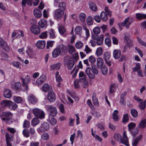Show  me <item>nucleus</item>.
Masks as SVG:
<instances>
[{
    "label": "nucleus",
    "instance_id": "nucleus-46",
    "mask_svg": "<svg viewBox=\"0 0 146 146\" xmlns=\"http://www.w3.org/2000/svg\"><path fill=\"white\" fill-rule=\"evenodd\" d=\"M146 100H145L143 102H141L139 106L141 110H144L145 107Z\"/></svg>",
    "mask_w": 146,
    "mask_h": 146
},
{
    "label": "nucleus",
    "instance_id": "nucleus-28",
    "mask_svg": "<svg viewBox=\"0 0 146 146\" xmlns=\"http://www.w3.org/2000/svg\"><path fill=\"white\" fill-rule=\"evenodd\" d=\"M118 111L117 110H115L114 111L112 114V118L113 120L115 121H117L119 120L117 114Z\"/></svg>",
    "mask_w": 146,
    "mask_h": 146
},
{
    "label": "nucleus",
    "instance_id": "nucleus-60",
    "mask_svg": "<svg viewBox=\"0 0 146 146\" xmlns=\"http://www.w3.org/2000/svg\"><path fill=\"white\" fill-rule=\"evenodd\" d=\"M11 64L14 67L18 68L19 66L20 63L19 62L14 61L11 62Z\"/></svg>",
    "mask_w": 146,
    "mask_h": 146
},
{
    "label": "nucleus",
    "instance_id": "nucleus-17",
    "mask_svg": "<svg viewBox=\"0 0 146 146\" xmlns=\"http://www.w3.org/2000/svg\"><path fill=\"white\" fill-rule=\"evenodd\" d=\"M104 61L102 58L99 57L97 59V66L98 68H102L104 65Z\"/></svg>",
    "mask_w": 146,
    "mask_h": 146
},
{
    "label": "nucleus",
    "instance_id": "nucleus-38",
    "mask_svg": "<svg viewBox=\"0 0 146 146\" xmlns=\"http://www.w3.org/2000/svg\"><path fill=\"white\" fill-rule=\"evenodd\" d=\"M110 53L109 52H105L104 54L103 58L105 61L107 60H109L110 57Z\"/></svg>",
    "mask_w": 146,
    "mask_h": 146
},
{
    "label": "nucleus",
    "instance_id": "nucleus-54",
    "mask_svg": "<svg viewBox=\"0 0 146 146\" xmlns=\"http://www.w3.org/2000/svg\"><path fill=\"white\" fill-rule=\"evenodd\" d=\"M47 31H45L39 35V37L41 38H46L47 36Z\"/></svg>",
    "mask_w": 146,
    "mask_h": 146
},
{
    "label": "nucleus",
    "instance_id": "nucleus-49",
    "mask_svg": "<svg viewBox=\"0 0 146 146\" xmlns=\"http://www.w3.org/2000/svg\"><path fill=\"white\" fill-rule=\"evenodd\" d=\"M66 5L65 3L63 2H61L58 5L59 9L63 11L65 9Z\"/></svg>",
    "mask_w": 146,
    "mask_h": 146
},
{
    "label": "nucleus",
    "instance_id": "nucleus-22",
    "mask_svg": "<svg viewBox=\"0 0 146 146\" xmlns=\"http://www.w3.org/2000/svg\"><path fill=\"white\" fill-rule=\"evenodd\" d=\"M46 79V77L43 76H41L37 80L36 83L38 85H41L45 80Z\"/></svg>",
    "mask_w": 146,
    "mask_h": 146
},
{
    "label": "nucleus",
    "instance_id": "nucleus-5",
    "mask_svg": "<svg viewBox=\"0 0 146 146\" xmlns=\"http://www.w3.org/2000/svg\"><path fill=\"white\" fill-rule=\"evenodd\" d=\"M45 108L50 113V116L54 117L57 115V111L56 108L52 105H46Z\"/></svg>",
    "mask_w": 146,
    "mask_h": 146
},
{
    "label": "nucleus",
    "instance_id": "nucleus-1",
    "mask_svg": "<svg viewBox=\"0 0 146 146\" xmlns=\"http://www.w3.org/2000/svg\"><path fill=\"white\" fill-rule=\"evenodd\" d=\"M123 137L122 138H121V135L119 133H115L114 135V137L116 141H119L120 140L121 143L125 144L126 146H129L128 139L126 133L125 131L123 132Z\"/></svg>",
    "mask_w": 146,
    "mask_h": 146
},
{
    "label": "nucleus",
    "instance_id": "nucleus-31",
    "mask_svg": "<svg viewBox=\"0 0 146 146\" xmlns=\"http://www.w3.org/2000/svg\"><path fill=\"white\" fill-rule=\"evenodd\" d=\"M104 38L103 36L101 35L97 39V44L98 45H101L103 44V42Z\"/></svg>",
    "mask_w": 146,
    "mask_h": 146
},
{
    "label": "nucleus",
    "instance_id": "nucleus-3",
    "mask_svg": "<svg viewBox=\"0 0 146 146\" xmlns=\"http://www.w3.org/2000/svg\"><path fill=\"white\" fill-rule=\"evenodd\" d=\"M92 69L90 67H87L86 70L85 72L88 77L91 79H94L95 77V74H98V70L96 69L95 66H92Z\"/></svg>",
    "mask_w": 146,
    "mask_h": 146
},
{
    "label": "nucleus",
    "instance_id": "nucleus-51",
    "mask_svg": "<svg viewBox=\"0 0 146 146\" xmlns=\"http://www.w3.org/2000/svg\"><path fill=\"white\" fill-rule=\"evenodd\" d=\"M82 29L81 27L78 26L75 29V33L78 34H80L82 32Z\"/></svg>",
    "mask_w": 146,
    "mask_h": 146
},
{
    "label": "nucleus",
    "instance_id": "nucleus-10",
    "mask_svg": "<svg viewBox=\"0 0 146 146\" xmlns=\"http://www.w3.org/2000/svg\"><path fill=\"white\" fill-rule=\"evenodd\" d=\"M31 32L34 34L38 35L40 32L39 27L36 25H33L30 27Z\"/></svg>",
    "mask_w": 146,
    "mask_h": 146
},
{
    "label": "nucleus",
    "instance_id": "nucleus-8",
    "mask_svg": "<svg viewBox=\"0 0 146 146\" xmlns=\"http://www.w3.org/2000/svg\"><path fill=\"white\" fill-rule=\"evenodd\" d=\"M133 22V20L130 18L129 17L126 18L122 23L121 25L123 27L125 26L127 28H128L129 25Z\"/></svg>",
    "mask_w": 146,
    "mask_h": 146
},
{
    "label": "nucleus",
    "instance_id": "nucleus-58",
    "mask_svg": "<svg viewBox=\"0 0 146 146\" xmlns=\"http://www.w3.org/2000/svg\"><path fill=\"white\" fill-rule=\"evenodd\" d=\"M83 45V43L80 41L77 42L75 44L76 48L78 49H80L82 48Z\"/></svg>",
    "mask_w": 146,
    "mask_h": 146
},
{
    "label": "nucleus",
    "instance_id": "nucleus-50",
    "mask_svg": "<svg viewBox=\"0 0 146 146\" xmlns=\"http://www.w3.org/2000/svg\"><path fill=\"white\" fill-rule=\"evenodd\" d=\"M12 37H16L18 38L20 37L19 33V31L16 30L14 31L12 35Z\"/></svg>",
    "mask_w": 146,
    "mask_h": 146
},
{
    "label": "nucleus",
    "instance_id": "nucleus-15",
    "mask_svg": "<svg viewBox=\"0 0 146 146\" xmlns=\"http://www.w3.org/2000/svg\"><path fill=\"white\" fill-rule=\"evenodd\" d=\"M3 96L7 98H10L12 96V93L11 90L8 89H5L3 92Z\"/></svg>",
    "mask_w": 146,
    "mask_h": 146
},
{
    "label": "nucleus",
    "instance_id": "nucleus-63",
    "mask_svg": "<svg viewBox=\"0 0 146 146\" xmlns=\"http://www.w3.org/2000/svg\"><path fill=\"white\" fill-rule=\"evenodd\" d=\"M102 72L103 74L104 75H106L108 72V69L107 67L103 66L102 68Z\"/></svg>",
    "mask_w": 146,
    "mask_h": 146
},
{
    "label": "nucleus",
    "instance_id": "nucleus-20",
    "mask_svg": "<svg viewBox=\"0 0 146 146\" xmlns=\"http://www.w3.org/2000/svg\"><path fill=\"white\" fill-rule=\"evenodd\" d=\"M33 13L36 18H40L42 16L41 12L38 9H35L33 11Z\"/></svg>",
    "mask_w": 146,
    "mask_h": 146
},
{
    "label": "nucleus",
    "instance_id": "nucleus-43",
    "mask_svg": "<svg viewBox=\"0 0 146 146\" xmlns=\"http://www.w3.org/2000/svg\"><path fill=\"white\" fill-rule=\"evenodd\" d=\"M89 61L92 64H94L96 61L95 57L93 55L90 56L88 58Z\"/></svg>",
    "mask_w": 146,
    "mask_h": 146
},
{
    "label": "nucleus",
    "instance_id": "nucleus-14",
    "mask_svg": "<svg viewBox=\"0 0 146 146\" xmlns=\"http://www.w3.org/2000/svg\"><path fill=\"white\" fill-rule=\"evenodd\" d=\"M121 51L119 49H115L113 52V56L115 59H119L121 55Z\"/></svg>",
    "mask_w": 146,
    "mask_h": 146
},
{
    "label": "nucleus",
    "instance_id": "nucleus-42",
    "mask_svg": "<svg viewBox=\"0 0 146 146\" xmlns=\"http://www.w3.org/2000/svg\"><path fill=\"white\" fill-rule=\"evenodd\" d=\"M137 18L138 19H141L146 18V15L141 13H137L136 15Z\"/></svg>",
    "mask_w": 146,
    "mask_h": 146
},
{
    "label": "nucleus",
    "instance_id": "nucleus-26",
    "mask_svg": "<svg viewBox=\"0 0 146 146\" xmlns=\"http://www.w3.org/2000/svg\"><path fill=\"white\" fill-rule=\"evenodd\" d=\"M60 51L58 48H56L52 52V56L54 58L58 57L60 54Z\"/></svg>",
    "mask_w": 146,
    "mask_h": 146
},
{
    "label": "nucleus",
    "instance_id": "nucleus-57",
    "mask_svg": "<svg viewBox=\"0 0 146 146\" xmlns=\"http://www.w3.org/2000/svg\"><path fill=\"white\" fill-rule=\"evenodd\" d=\"M129 120L128 115L127 114H124L123 118V121L124 123H126Z\"/></svg>",
    "mask_w": 146,
    "mask_h": 146
},
{
    "label": "nucleus",
    "instance_id": "nucleus-29",
    "mask_svg": "<svg viewBox=\"0 0 146 146\" xmlns=\"http://www.w3.org/2000/svg\"><path fill=\"white\" fill-rule=\"evenodd\" d=\"M9 107L10 109L15 110L17 108V104L15 102L10 101Z\"/></svg>",
    "mask_w": 146,
    "mask_h": 146
},
{
    "label": "nucleus",
    "instance_id": "nucleus-45",
    "mask_svg": "<svg viewBox=\"0 0 146 146\" xmlns=\"http://www.w3.org/2000/svg\"><path fill=\"white\" fill-rule=\"evenodd\" d=\"M14 101L17 103H19L22 101V98L19 96H15L13 98Z\"/></svg>",
    "mask_w": 146,
    "mask_h": 146
},
{
    "label": "nucleus",
    "instance_id": "nucleus-37",
    "mask_svg": "<svg viewBox=\"0 0 146 146\" xmlns=\"http://www.w3.org/2000/svg\"><path fill=\"white\" fill-rule=\"evenodd\" d=\"M68 49L69 52L70 54H72L73 52H75V50L74 47L72 45H68Z\"/></svg>",
    "mask_w": 146,
    "mask_h": 146
},
{
    "label": "nucleus",
    "instance_id": "nucleus-27",
    "mask_svg": "<svg viewBox=\"0 0 146 146\" xmlns=\"http://www.w3.org/2000/svg\"><path fill=\"white\" fill-rule=\"evenodd\" d=\"M57 48H58L60 51V53H62V54H64L66 53V47L63 45H60Z\"/></svg>",
    "mask_w": 146,
    "mask_h": 146
},
{
    "label": "nucleus",
    "instance_id": "nucleus-64",
    "mask_svg": "<svg viewBox=\"0 0 146 146\" xmlns=\"http://www.w3.org/2000/svg\"><path fill=\"white\" fill-rule=\"evenodd\" d=\"M58 30L61 35L63 34L65 31L64 27L62 26H60L58 28Z\"/></svg>",
    "mask_w": 146,
    "mask_h": 146
},
{
    "label": "nucleus",
    "instance_id": "nucleus-48",
    "mask_svg": "<svg viewBox=\"0 0 146 146\" xmlns=\"http://www.w3.org/2000/svg\"><path fill=\"white\" fill-rule=\"evenodd\" d=\"M42 89L45 92H48L49 89V86L48 84H44L43 85Z\"/></svg>",
    "mask_w": 146,
    "mask_h": 146
},
{
    "label": "nucleus",
    "instance_id": "nucleus-47",
    "mask_svg": "<svg viewBox=\"0 0 146 146\" xmlns=\"http://www.w3.org/2000/svg\"><path fill=\"white\" fill-rule=\"evenodd\" d=\"M131 113L134 117H136L138 115L137 111L134 109H132L131 110Z\"/></svg>",
    "mask_w": 146,
    "mask_h": 146
},
{
    "label": "nucleus",
    "instance_id": "nucleus-21",
    "mask_svg": "<svg viewBox=\"0 0 146 146\" xmlns=\"http://www.w3.org/2000/svg\"><path fill=\"white\" fill-rule=\"evenodd\" d=\"M21 84L20 82H18L15 83V85H13L11 86V88L13 90H19L21 89Z\"/></svg>",
    "mask_w": 146,
    "mask_h": 146
},
{
    "label": "nucleus",
    "instance_id": "nucleus-56",
    "mask_svg": "<svg viewBox=\"0 0 146 146\" xmlns=\"http://www.w3.org/2000/svg\"><path fill=\"white\" fill-rule=\"evenodd\" d=\"M105 43L109 46H110L111 45V39L109 37H106L105 40Z\"/></svg>",
    "mask_w": 146,
    "mask_h": 146
},
{
    "label": "nucleus",
    "instance_id": "nucleus-4",
    "mask_svg": "<svg viewBox=\"0 0 146 146\" xmlns=\"http://www.w3.org/2000/svg\"><path fill=\"white\" fill-rule=\"evenodd\" d=\"M33 112L35 116L38 118L42 119L45 117L44 112L40 109L35 108L33 110Z\"/></svg>",
    "mask_w": 146,
    "mask_h": 146
},
{
    "label": "nucleus",
    "instance_id": "nucleus-12",
    "mask_svg": "<svg viewBox=\"0 0 146 146\" xmlns=\"http://www.w3.org/2000/svg\"><path fill=\"white\" fill-rule=\"evenodd\" d=\"M47 98L48 100L51 102H54L56 100V96L53 92H50L47 95Z\"/></svg>",
    "mask_w": 146,
    "mask_h": 146
},
{
    "label": "nucleus",
    "instance_id": "nucleus-25",
    "mask_svg": "<svg viewBox=\"0 0 146 146\" xmlns=\"http://www.w3.org/2000/svg\"><path fill=\"white\" fill-rule=\"evenodd\" d=\"M61 65V64L60 63H58L56 64L51 65H50V68L52 70H56L59 69Z\"/></svg>",
    "mask_w": 146,
    "mask_h": 146
},
{
    "label": "nucleus",
    "instance_id": "nucleus-6",
    "mask_svg": "<svg viewBox=\"0 0 146 146\" xmlns=\"http://www.w3.org/2000/svg\"><path fill=\"white\" fill-rule=\"evenodd\" d=\"M64 14V11L60 9L55 10L53 12V16L54 18L58 20L60 19Z\"/></svg>",
    "mask_w": 146,
    "mask_h": 146
},
{
    "label": "nucleus",
    "instance_id": "nucleus-33",
    "mask_svg": "<svg viewBox=\"0 0 146 146\" xmlns=\"http://www.w3.org/2000/svg\"><path fill=\"white\" fill-rule=\"evenodd\" d=\"M5 137L6 142H10L13 140V138L12 136L11 135H10L8 133H6Z\"/></svg>",
    "mask_w": 146,
    "mask_h": 146
},
{
    "label": "nucleus",
    "instance_id": "nucleus-40",
    "mask_svg": "<svg viewBox=\"0 0 146 146\" xmlns=\"http://www.w3.org/2000/svg\"><path fill=\"white\" fill-rule=\"evenodd\" d=\"M103 50L102 48H98L96 51V54L97 57L100 56L102 54Z\"/></svg>",
    "mask_w": 146,
    "mask_h": 146
},
{
    "label": "nucleus",
    "instance_id": "nucleus-61",
    "mask_svg": "<svg viewBox=\"0 0 146 146\" xmlns=\"http://www.w3.org/2000/svg\"><path fill=\"white\" fill-rule=\"evenodd\" d=\"M53 41H48L46 44V48L47 49H49L50 48H51L53 44Z\"/></svg>",
    "mask_w": 146,
    "mask_h": 146
},
{
    "label": "nucleus",
    "instance_id": "nucleus-34",
    "mask_svg": "<svg viewBox=\"0 0 146 146\" xmlns=\"http://www.w3.org/2000/svg\"><path fill=\"white\" fill-rule=\"evenodd\" d=\"M75 64V62L72 60H69L67 63V67L68 69L70 70L72 69Z\"/></svg>",
    "mask_w": 146,
    "mask_h": 146
},
{
    "label": "nucleus",
    "instance_id": "nucleus-53",
    "mask_svg": "<svg viewBox=\"0 0 146 146\" xmlns=\"http://www.w3.org/2000/svg\"><path fill=\"white\" fill-rule=\"evenodd\" d=\"M93 20L92 18L90 16H89L87 19L86 22L88 25H91L93 24Z\"/></svg>",
    "mask_w": 146,
    "mask_h": 146
},
{
    "label": "nucleus",
    "instance_id": "nucleus-11",
    "mask_svg": "<svg viewBox=\"0 0 146 146\" xmlns=\"http://www.w3.org/2000/svg\"><path fill=\"white\" fill-rule=\"evenodd\" d=\"M49 129V126L47 123H44L42 124L41 127L38 128V131L39 132H42L45 130L47 131Z\"/></svg>",
    "mask_w": 146,
    "mask_h": 146
},
{
    "label": "nucleus",
    "instance_id": "nucleus-16",
    "mask_svg": "<svg viewBox=\"0 0 146 146\" xmlns=\"http://www.w3.org/2000/svg\"><path fill=\"white\" fill-rule=\"evenodd\" d=\"M142 137V135H140L136 138H133L132 141V145L133 146H137L138 144L139 141Z\"/></svg>",
    "mask_w": 146,
    "mask_h": 146
},
{
    "label": "nucleus",
    "instance_id": "nucleus-13",
    "mask_svg": "<svg viewBox=\"0 0 146 146\" xmlns=\"http://www.w3.org/2000/svg\"><path fill=\"white\" fill-rule=\"evenodd\" d=\"M29 103L32 104H35L37 102V100L35 97L33 95H30L28 97Z\"/></svg>",
    "mask_w": 146,
    "mask_h": 146
},
{
    "label": "nucleus",
    "instance_id": "nucleus-23",
    "mask_svg": "<svg viewBox=\"0 0 146 146\" xmlns=\"http://www.w3.org/2000/svg\"><path fill=\"white\" fill-rule=\"evenodd\" d=\"M47 21L44 19H42L38 22V25L41 28H43L46 25Z\"/></svg>",
    "mask_w": 146,
    "mask_h": 146
},
{
    "label": "nucleus",
    "instance_id": "nucleus-36",
    "mask_svg": "<svg viewBox=\"0 0 146 146\" xmlns=\"http://www.w3.org/2000/svg\"><path fill=\"white\" fill-rule=\"evenodd\" d=\"M47 121L52 125H54L56 123V119L51 116H49Z\"/></svg>",
    "mask_w": 146,
    "mask_h": 146
},
{
    "label": "nucleus",
    "instance_id": "nucleus-62",
    "mask_svg": "<svg viewBox=\"0 0 146 146\" xmlns=\"http://www.w3.org/2000/svg\"><path fill=\"white\" fill-rule=\"evenodd\" d=\"M140 64L139 63H137L136 64L135 66L133 68V72H137L140 70Z\"/></svg>",
    "mask_w": 146,
    "mask_h": 146
},
{
    "label": "nucleus",
    "instance_id": "nucleus-41",
    "mask_svg": "<svg viewBox=\"0 0 146 146\" xmlns=\"http://www.w3.org/2000/svg\"><path fill=\"white\" fill-rule=\"evenodd\" d=\"M100 16L101 19L104 21H106L108 19V16L104 11L101 12L100 14Z\"/></svg>",
    "mask_w": 146,
    "mask_h": 146
},
{
    "label": "nucleus",
    "instance_id": "nucleus-52",
    "mask_svg": "<svg viewBox=\"0 0 146 146\" xmlns=\"http://www.w3.org/2000/svg\"><path fill=\"white\" fill-rule=\"evenodd\" d=\"M100 29L98 27H96L93 29V32L95 34H98L100 33Z\"/></svg>",
    "mask_w": 146,
    "mask_h": 146
},
{
    "label": "nucleus",
    "instance_id": "nucleus-55",
    "mask_svg": "<svg viewBox=\"0 0 146 146\" xmlns=\"http://www.w3.org/2000/svg\"><path fill=\"white\" fill-rule=\"evenodd\" d=\"M29 130L27 129H25L23 131V134L24 136L28 137L29 136Z\"/></svg>",
    "mask_w": 146,
    "mask_h": 146
},
{
    "label": "nucleus",
    "instance_id": "nucleus-44",
    "mask_svg": "<svg viewBox=\"0 0 146 146\" xmlns=\"http://www.w3.org/2000/svg\"><path fill=\"white\" fill-rule=\"evenodd\" d=\"M39 122V121L37 118H34L31 121L32 125L35 126Z\"/></svg>",
    "mask_w": 146,
    "mask_h": 146
},
{
    "label": "nucleus",
    "instance_id": "nucleus-2",
    "mask_svg": "<svg viewBox=\"0 0 146 146\" xmlns=\"http://www.w3.org/2000/svg\"><path fill=\"white\" fill-rule=\"evenodd\" d=\"M12 113L9 111L4 112L0 115V118L4 122L8 124H11L13 121L12 117Z\"/></svg>",
    "mask_w": 146,
    "mask_h": 146
},
{
    "label": "nucleus",
    "instance_id": "nucleus-18",
    "mask_svg": "<svg viewBox=\"0 0 146 146\" xmlns=\"http://www.w3.org/2000/svg\"><path fill=\"white\" fill-rule=\"evenodd\" d=\"M46 42L44 40H39L36 44V46L39 49H43L45 46Z\"/></svg>",
    "mask_w": 146,
    "mask_h": 146
},
{
    "label": "nucleus",
    "instance_id": "nucleus-24",
    "mask_svg": "<svg viewBox=\"0 0 146 146\" xmlns=\"http://www.w3.org/2000/svg\"><path fill=\"white\" fill-rule=\"evenodd\" d=\"M139 127L144 129L146 127V119L141 120L138 125Z\"/></svg>",
    "mask_w": 146,
    "mask_h": 146
},
{
    "label": "nucleus",
    "instance_id": "nucleus-19",
    "mask_svg": "<svg viewBox=\"0 0 146 146\" xmlns=\"http://www.w3.org/2000/svg\"><path fill=\"white\" fill-rule=\"evenodd\" d=\"M79 78H81L79 79L80 81V82H84L86 81V76L84 73L82 72L81 71L80 72L79 74Z\"/></svg>",
    "mask_w": 146,
    "mask_h": 146
},
{
    "label": "nucleus",
    "instance_id": "nucleus-39",
    "mask_svg": "<svg viewBox=\"0 0 146 146\" xmlns=\"http://www.w3.org/2000/svg\"><path fill=\"white\" fill-rule=\"evenodd\" d=\"M86 17V15L84 13H80L79 15V19L82 22H84L85 21Z\"/></svg>",
    "mask_w": 146,
    "mask_h": 146
},
{
    "label": "nucleus",
    "instance_id": "nucleus-30",
    "mask_svg": "<svg viewBox=\"0 0 146 146\" xmlns=\"http://www.w3.org/2000/svg\"><path fill=\"white\" fill-rule=\"evenodd\" d=\"M89 7L93 11H96L97 10L96 5L92 2H91L89 4Z\"/></svg>",
    "mask_w": 146,
    "mask_h": 146
},
{
    "label": "nucleus",
    "instance_id": "nucleus-9",
    "mask_svg": "<svg viewBox=\"0 0 146 146\" xmlns=\"http://www.w3.org/2000/svg\"><path fill=\"white\" fill-rule=\"evenodd\" d=\"M0 46L1 47L4 49V50L7 51L9 50V46L6 42L4 41L3 39L1 38H0Z\"/></svg>",
    "mask_w": 146,
    "mask_h": 146
},
{
    "label": "nucleus",
    "instance_id": "nucleus-59",
    "mask_svg": "<svg viewBox=\"0 0 146 146\" xmlns=\"http://www.w3.org/2000/svg\"><path fill=\"white\" fill-rule=\"evenodd\" d=\"M30 126V122L26 120H25L23 124V127L24 128H28Z\"/></svg>",
    "mask_w": 146,
    "mask_h": 146
},
{
    "label": "nucleus",
    "instance_id": "nucleus-7",
    "mask_svg": "<svg viewBox=\"0 0 146 146\" xmlns=\"http://www.w3.org/2000/svg\"><path fill=\"white\" fill-rule=\"evenodd\" d=\"M25 76V78L21 77V79L23 82L22 86L25 88V90H27L28 89V84L30 82V76L28 75H26Z\"/></svg>",
    "mask_w": 146,
    "mask_h": 146
},
{
    "label": "nucleus",
    "instance_id": "nucleus-32",
    "mask_svg": "<svg viewBox=\"0 0 146 146\" xmlns=\"http://www.w3.org/2000/svg\"><path fill=\"white\" fill-rule=\"evenodd\" d=\"M32 0H22L21 4L24 6H25L26 4L28 5L31 6L32 5Z\"/></svg>",
    "mask_w": 146,
    "mask_h": 146
},
{
    "label": "nucleus",
    "instance_id": "nucleus-35",
    "mask_svg": "<svg viewBox=\"0 0 146 146\" xmlns=\"http://www.w3.org/2000/svg\"><path fill=\"white\" fill-rule=\"evenodd\" d=\"M10 101L9 100H2L0 104L3 107L9 106Z\"/></svg>",
    "mask_w": 146,
    "mask_h": 146
}]
</instances>
